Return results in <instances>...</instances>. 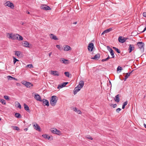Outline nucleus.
Instances as JSON below:
<instances>
[{
  "label": "nucleus",
  "instance_id": "obj_1",
  "mask_svg": "<svg viewBox=\"0 0 146 146\" xmlns=\"http://www.w3.org/2000/svg\"><path fill=\"white\" fill-rule=\"evenodd\" d=\"M51 100L50 101V105L52 106H54L56 104L58 98L56 96H53L51 97Z\"/></svg>",
  "mask_w": 146,
  "mask_h": 146
},
{
  "label": "nucleus",
  "instance_id": "obj_2",
  "mask_svg": "<svg viewBox=\"0 0 146 146\" xmlns=\"http://www.w3.org/2000/svg\"><path fill=\"white\" fill-rule=\"evenodd\" d=\"M19 35L18 34H13L10 33V38L13 40L17 39Z\"/></svg>",
  "mask_w": 146,
  "mask_h": 146
},
{
  "label": "nucleus",
  "instance_id": "obj_3",
  "mask_svg": "<svg viewBox=\"0 0 146 146\" xmlns=\"http://www.w3.org/2000/svg\"><path fill=\"white\" fill-rule=\"evenodd\" d=\"M22 84L29 88H32L33 86V85L31 83L25 81L23 82Z\"/></svg>",
  "mask_w": 146,
  "mask_h": 146
},
{
  "label": "nucleus",
  "instance_id": "obj_4",
  "mask_svg": "<svg viewBox=\"0 0 146 146\" xmlns=\"http://www.w3.org/2000/svg\"><path fill=\"white\" fill-rule=\"evenodd\" d=\"M127 38H124L121 36H120L119 37L118 40L121 43H123L125 42L127 40Z\"/></svg>",
  "mask_w": 146,
  "mask_h": 146
},
{
  "label": "nucleus",
  "instance_id": "obj_5",
  "mask_svg": "<svg viewBox=\"0 0 146 146\" xmlns=\"http://www.w3.org/2000/svg\"><path fill=\"white\" fill-rule=\"evenodd\" d=\"M94 45L93 43H90L88 46V50L89 51H92L94 48Z\"/></svg>",
  "mask_w": 146,
  "mask_h": 146
},
{
  "label": "nucleus",
  "instance_id": "obj_6",
  "mask_svg": "<svg viewBox=\"0 0 146 146\" xmlns=\"http://www.w3.org/2000/svg\"><path fill=\"white\" fill-rule=\"evenodd\" d=\"M43 102V105H46L48 106L49 105V104L48 101L47 100L43 99L42 100V101Z\"/></svg>",
  "mask_w": 146,
  "mask_h": 146
},
{
  "label": "nucleus",
  "instance_id": "obj_7",
  "mask_svg": "<svg viewBox=\"0 0 146 146\" xmlns=\"http://www.w3.org/2000/svg\"><path fill=\"white\" fill-rule=\"evenodd\" d=\"M41 9L45 10H50L51 9L50 8L46 5H43L40 7Z\"/></svg>",
  "mask_w": 146,
  "mask_h": 146
},
{
  "label": "nucleus",
  "instance_id": "obj_8",
  "mask_svg": "<svg viewBox=\"0 0 146 146\" xmlns=\"http://www.w3.org/2000/svg\"><path fill=\"white\" fill-rule=\"evenodd\" d=\"M137 45L141 49L144 48V44L143 42H138Z\"/></svg>",
  "mask_w": 146,
  "mask_h": 146
},
{
  "label": "nucleus",
  "instance_id": "obj_9",
  "mask_svg": "<svg viewBox=\"0 0 146 146\" xmlns=\"http://www.w3.org/2000/svg\"><path fill=\"white\" fill-rule=\"evenodd\" d=\"M51 132L53 133L56 134L58 135L61 134V132L60 131L56 129H54L53 130H51Z\"/></svg>",
  "mask_w": 146,
  "mask_h": 146
},
{
  "label": "nucleus",
  "instance_id": "obj_10",
  "mask_svg": "<svg viewBox=\"0 0 146 146\" xmlns=\"http://www.w3.org/2000/svg\"><path fill=\"white\" fill-rule=\"evenodd\" d=\"M50 73L51 74L56 76H58L59 75V74L58 71H56L51 70Z\"/></svg>",
  "mask_w": 146,
  "mask_h": 146
},
{
  "label": "nucleus",
  "instance_id": "obj_11",
  "mask_svg": "<svg viewBox=\"0 0 146 146\" xmlns=\"http://www.w3.org/2000/svg\"><path fill=\"white\" fill-rule=\"evenodd\" d=\"M81 88H79V85H78L75 88L74 90H73L74 94V95L76 94L77 92L80 90Z\"/></svg>",
  "mask_w": 146,
  "mask_h": 146
},
{
  "label": "nucleus",
  "instance_id": "obj_12",
  "mask_svg": "<svg viewBox=\"0 0 146 146\" xmlns=\"http://www.w3.org/2000/svg\"><path fill=\"white\" fill-rule=\"evenodd\" d=\"M68 83V82H65L63 83L61 85H59L58 86V88H62L63 87H64Z\"/></svg>",
  "mask_w": 146,
  "mask_h": 146
},
{
  "label": "nucleus",
  "instance_id": "obj_13",
  "mask_svg": "<svg viewBox=\"0 0 146 146\" xmlns=\"http://www.w3.org/2000/svg\"><path fill=\"white\" fill-rule=\"evenodd\" d=\"M50 36L51 39H54L55 40H58V38L56 37V36L53 34H50Z\"/></svg>",
  "mask_w": 146,
  "mask_h": 146
},
{
  "label": "nucleus",
  "instance_id": "obj_14",
  "mask_svg": "<svg viewBox=\"0 0 146 146\" xmlns=\"http://www.w3.org/2000/svg\"><path fill=\"white\" fill-rule=\"evenodd\" d=\"M129 46L128 50H129V52L130 53L134 49V47L133 45L129 44Z\"/></svg>",
  "mask_w": 146,
  "mask_h": 146
},
{
  "label": "nucleus",
  "instance_id": "obj_15",
  "mask_svg": "<svg viewBox=\"0 0 146 146\" xmlns=\"http://www.w3.org/2000/svg\"><path fill=\"white\" fill-rule=\"evenodd\" d=\"M100 57V54L98 53L96 54L94 57L91 58L92 59L98 60L99 59Z\"/></svg>",
  "mask_w": 146,
  "mask_h": 146
},
{
  "label": "nucleus",
  "instance_id": "obj_16",
  "mask_svg": "<svg viewBox=\"0 0 146 146\" xmlns=\"http://www.w3.org/2000/svg\"><path fill=\"white\" fill-rule=\"evenodd\" d=\"M24 106L25 109L29 113H30L31 110L29 108V106L26 104H24Z\"/></svg>",
  "mask_w": 146,
  "mask_h": 146
},
{
  "label": "nucleus",
  "instance_id": "obj_17",
  "mask_svg": "<svg viewBox=\"0 0 146 146\" xmlns=\"http://www.w3.org/2000/svg\"><path fill=\"white\" fill-rule=\"evenodd\" d=\"M15 55L19 57H21L22 56V54L21 52L20 51H15Z\"/></svg>",
  "mask_w": 146,
  "mask_h": 146
},
{
  "label": "nucleus",
  "instance_id": "obj_18",
  "mask_svg": "<svg viewBox=\"0 0 146 146\" xmlns=\"http://www.w3.org/2000/svg\"><path fill=\"white\" fill-rule=\"evenodd\" d=\"M33 126L35 127L34 128L36 130L40 131V128L39 125L37 123L33 125Z\"/></svg>",
  "mask_w": 146,
  "mask_h": 146
},
{
  "label": "nucleus",
  "instance_id": "obj_19",
  "mask_svg": "<svg viewBox=\"0 0 146 146\" xmlns=\"http://www.w3.org/2000/svg\"><path fill=\"white\" fill-rule=\"evenodd\" d=\"M35 98L37 100L40 101H42L40 96L38 94L35 95Z\"/></svg>",
  "mask_w": 146,
  "mask_h": 146
},
{
  "label": "nucleus",
  "instance_id": "obj_20",
  "mask_svg": "<svg viewBox=\"0 0 146 146\" xmlns=\"http://www.w3.org/2000/svg\"><path fill=\"white\" fill-rule=\"evenodd\" d=\"M84 84V82L82 80H81L79 82V84L78 85H79V88H82L83 87Z\"/></svg>",
  "mask_w": 146,
  "mask_h": 146
},
{
  "label": "nucleus",
  "instance_id": "obj_21",
  "mask_svg": "<svg viewBox=\"0 0 146 146\" xmlns=\"http://www.w3.org/2000/svg\"><path fill=\"white\" fill-rule=\"evenodd\" d=\"M61 62L66 64H68L69 63L68 60L64 58H62L60 60Z\"/></svg>",
  "mask_w": 146,
  "mask_h": 146
},
{
  "label": "nucleus",
  "instance_id": "obj_22",
  "mask_svg": "<svg viewBox=\"0 0 146 146\" xmlns=\"http://www.w3.org/2000/svg\"><path fill=\"white\" fill-rule=\"evenodd\" d=\"M119 94H117L115 96L114 99V100L115 102H118L120 101V99L119 98Z\"/></svg>",
  "mask_w": 146,
  "mask_h": 146
},
{
  "label": "nucleus",
  "instance_id": "obj_23",
  "mask_svg": "<svg viewBox=\"0 0 146 146\" xmlns=\"http://www.w3.org/2000/svg\"><path fill=\"white\" fill-rule=\"evenodd\" d=\"M71 50V48L68 45H66L64 47V50L65 51H68Z\"/></svg>",
  "mask_w": 146,
  "mask_h": 146
},
{
  "label": "nucleus",
  "instance_id": "obj_24",
  "mask_svg": "<svg viewBox=\"0 0 146 146\" xmlns=\"http://www.w3.org/2000/svg\"><path fill=\"white\" fill-rule=\"evenodd\" d=\"M133 70L132 71V72H131L130 73H127L126 74V75L125 76V78L124 79V80L125 81H126V79L128 78L129 76H130V74L131 73Z\"/></svg>",
  "mask_w": 146,
  "mask_h": 146
},
{
  "label": "nucleus",
  "instance_id": "obj_25",
  "mask_svg": "<svg viewBox=\"0 0 146 146\" xmlns=\"http://www.w3.org/2000/svg\"><path fill=\"white\" fill-rule=\"evenodd\" d=\"M74 110L77 112L78 114H81V111L80 110H78L76 107H75L74 108Z\"/></svg>",
  "mask_w": 146,
  "mask_h": 146
},
{
  "label": "nucleus",
  "instance_id": "obj_26",
  "mask_svg": "<svg viewBox=\"0 0 146 146\" xmlns=\"http://www.w3.org/2000/svg\"><path fill=\"white\" fill-rule=\"evenodd\" d=\"M11 127L12 128H13L14 129L16 130L17 131H19L20 129L18 127H17L16 126H11Z\"/></svg>",
  "mask_w": 146,
  "mask_h": 146
},
{
  "label": "nucleus",
  "instance_id": "obj_27",
  "mask_svg": "<svg viewBox=\"0 0 146 146\" xmlns=\"http://www.w3.org/2000/svg\"><path fill=\"white\" fill-rule=\"evenodd\" d=\"M15 116L18 118H20L21 117V114L18 113H16L15 114Z\"/></svg>",
  "mask_w": 146,
  "mask_h": 146
},
{
  "label": "nucleus",
  "instance_id": "obj_28",
  "mask_svg": "<svg viewBox=\"0 0 146 146\" xmlns=\"http://www.w3.org/2000/svg\"><path fill=\"white\" fill-rule=\"evenodd\" d=\"M113 48L118 53H120L121 52L120 50L118 49L117 48L115 47H113Z\"/></svg>",
  "mask_w": 146,
  "mask_h": 146
},
{
  "label": "nucleus",
  "instance_id": "obj_29",
  "mask_svg": "<svg viewBox=\"0 0 146 146\" xmlns=\"http://www.w3.org/2000/svg\"><path fill=\"white\" fill-rule=\"evenodd\" d=\"M111 55L112 56V57H111L112 58H114V54L113 53V50H111L110 51Z\"/></svg>",
  "mask_w": 146,
  "mask_h": 146
},
{
  "label": "nucleus",
  "instance_id": "obj_30",
  "mask_svg": "<svg viewBox=\"0 0 146 146\" xmlns=\"http://www.w3.org/2000/svg\"><path fill=\"white\" fill-rule=\"evenodd\" d=\"M127 104V101L125 102H124L122 105V108L123 109H124L125 106H126Z\"/></svg>",
  "mask_w": 146,
  "mask_h": 146
},
{
  "label": "nucleus",
  "instance_id": "obj_31",
  "mask_svg": "<svg viewBox=\"0 0 146 146\" xmlns=\"http://www.w3.org/2000/svg\"><path fill=\"white\" fill-rule=\"evenodd\" d=\"M17 103L16 104V106L17 108H19L20 109H21V107L20 104L18 102H17Z\"/></svg>",
  "mask_w": 146,
  "mask_h": 146
},
{
  "label": "nucleus",
  "instance_id": "obj_32",
  "mask_svg": "<svg viewBox=\"0 0 146 146\" xmlns=\"http://www.w3.org/2000/svg\"><path fill=\"white\" fill-rule=\"evenodd\" d=\"M10 8L12 9H14V6L13 3L10 2Z\"/></svg>",
  "mask_w": 146,
  "mask_h": 146
},
{
  "label": "nucleus",
  "instance_id": "obj_33",
  "mask_svg": "<svg viewBox=\"0 0 146 146\" xmlns=\"http://www.w3.org/2000/svg\"><path fill=\"white\" fill-rule=\"evenodd\" d=\"M13 62L14 64H15L17 62L19 61V60L15 58V57L13 56Z\"/></svg>",
  "mask_w": 146,
  "mask_h": 146
},
{
  "label": "nucleus",
  "instance_id": "obj_34",
  "mask_svg": "<svg viewBox=\"0 0 146 146\" xmlns=\"http://www.w3.org/2000/svg\"><path fill=\"white\" fill-rule=\"evenodd\" d=\"M0 102L2 103L3 105H5L6 104V102L5 100L3 99H0Z\"/></svg>",
  "mask_w": 146,
  "mask_h": 146
},
{
  "label": "nucleus",
  "instance_id": "obj_35",
  "mask_svg": "<svg viewBox=\"0 0 146 146\" xmlns=\"http://www.w3.org/2000/svg\"><path fill=\"white\" fill-rule=\"evenodd\" d=\"M24 46L27 47H29V43L27 41H25L24 43Z\"/></svg>",
  "mask_w": 146,
  "mask_h": 146
},
{
  "label": "nucleus",
  "instance_id": "obj_36",
  "mask_svg": "<svg viewBox=\"0 0 146 146\" xmlns=\"http://www.w3.org/2000/svg\"><path fill=\"white\" fill-rule=\"evenodd\" d=\"M10 80H17V79L10 76Z\"/></svg>",
  "mask_w": 146,
  "mask_h": 146
},
{
  "label": "nucleus",
  "instance_id": "obj_37",
  "mask_svg": "<svg viewBox=\"0 0 146 146\" xmlns=\"http://www.w3.org/2000/svg\"><path fill=\"white\" fill-rule=\"evenodd\" d=\"M17 40H23V38L22 36L19 35V37H18V39H17Z\"/></svg>",
  "mask_w": 146,
  "mask_h": 146
},
{
  "label": "nucleus",
  "instance_id": "obj_38",
  "mask_svg": "<svg viewBox=\"0 0 146 146\" xmlns=\"http://www.w3.org/2000/svg\"><path fill=\"white\" fill-rule=\"evenodd\" d=\"M112 30V28H109V29L106 30V31L107 33H109Z\"/></svg>",
  "mask_w": 146,
  "mask_h": 146
},
{
  "label": "nucleus",
  "instance_id": "obj_39",
  "mask_svg": "<svg viewBox=\"0 0 146 146\" xmlns=\"http://www.w3.org/2000/svg\"><path fill=\"white\" fill-rule=\"evenodd\" d=\"M65 76L68 77H69V74L68 72H65L64 73Z\"/></svg>",
  "mask_w": 146,
  "mask_h": 146
},
{
  "label": "nucleus",
  "instance_id": "obj_40",
  "mask_svg": "<svg viewBox=\"0 0 146 146\" xmlns=\"http://www.w3.org/2000/svg\"><path fill=\"white\" fill-rule=\"evenodd\" d=\"M86 137L88 139H90V140L93 139L92 137L91 136H90L89 135H88L86 136Z\"/></svg>",
  "mask_w": 146,
  "mask_h": 146
},
{
  "label": "nucleus",
  "instance_id": "obj_41",
  "mask_svg": "<svg viewBox=\"0 0 146 146\" xmlns=\"http://www.w3.org/2000/svg\"><path fill=\"white\" fill-rule=\"evenodd\" d=\"M26 66L29 67V68H33V65L32 64H29L27 65Z\"/></svg>",
  "mask_w": 146,
  "mask_h": 146
},
{
  "label": "nucleus",
  "instance_id": "obj_42",
  "mask_svg": "<svg viewBox=\"0 0 146 146\" xmlns=\"http://www.w3.org/2000/svg\"><path fill=\"white\" fill-rule=\"evenodd\" d=\"M122 70V68L121 67L119 66L117 68V71L119 70Z\"/></svg>",
  "mask_w": 146,
  "mask_h": 146
},
{
  "label": "nucleus",
  "instance_id": "obj_43",
  "mask_svg": "<svg viewBox=\"0 0 146 146\" xmlns=\"http://www.w3.org/2000/svg\"><path fill=\"white\" fill-rule=\"evenodd\" d=\"M42 136L43 137L46 139H47L48 138V135L46 134L43 135H42Z\"/></svg>",
  "mask_w": 146,
  "mask_h": 146
},
{
  "label": "nucleus",
  "instance_id": "obj_44",
  "mask_svg": "<svg viewBox=\"0 0 146 146\" xmlns=\"http://www.w3.org/2000/svg\"><path fill=\"white\" fill-rule=\"evenodd\" d=\"M121 109L120 108H118L116 110V112L117 113H119V111L121 110Z\"/></svg>",
  "mask_w": 146,
  "mask_h": 146
},
{
  "label": "nucleus",
  "instance_id": "obj_45",
  "mask_svg": "<svg viewBox=\"0 0 146 146\" xmlns=\"http://www.w3.org/2000/svg\"><path fill=\"white\" fill-rule=\"evenodd\" d=\"M107 48L109 51H110L111 50H112V49L110 48L109 46H107Z\"/></svg>",
  "mask_w": 146,
  "mask_h": 146
},
{
  "label": "nucleus",
  "instance_id": "obj_46",
  "mask_svg": "<svg viewBox=\"0 0 146 146\" xmlns=\"http://www.w3.org/2000/svg\"><path fill=\"white\" fill-rule=\"evenodd\" d=\"M4 98L6 100L9 99V98L8 96H4Z\"/></svg>",
  "mask_w": 146,
  "mask_h": 146
},
{
  "label": "nucleus",
  "instance_id": "obj_47",
  "mask_svg": "<svg viewBox=\"0 0 146 146\" xmlns=\"http://www.w3.org/2000/svg\"><path fill=\"white\" fill-rule=\"evenodd\" d=\"M111 106H113V108H115L117 106V105L116 104H112L111 105Z\"/></svg>",
  "mask_w": 146,
  "mask_h": 146
},
{
  "label": "nucleus",
  "instance_id": "obj_48",
  "mask_svg": "<svg viewBox=\"0 0 146 146\" xmlns=\"http://www.w3.org/2000/svg\"><path fill=\"white\" fill-rule=\"evenodd\" d=\"M9 2V1H8L5 3V6H8L9 7V3H8Z\"/></svg>",
  "mask_w": 146,
  "mask_h": 146
},
{
  "label": "nucleus",
  "instance_id": "obj_49",
  "mask_svg": "<svg viewBox=\"0 0 146 146\" xmlns=\"http://www.w3.org/2000/svg\"><path fill=\"white\" fill-rule=\"evenodd\" d=\"M108 60L107 58H105V59H103L102 60V62H104V61H107Z\"/></svg>",
  "mask_w": 146,
  "mask_h": 146
},
{
  "label": "nucleus",
  "instance_id": "obj_50",
  "mask_svg": "<svg viewBox=\"0 0 146 146\" xmlns=\"http://www.w3.org/2000/svg\"><path fill=\"white\" fill-rule=\"evenodd\" d=\"M56 47L58 48L60 50H61V49L60 48V46L59 45H56Z\"/></svg>",
  "mask_w": 146,
  "mask_h": 146
},
{
  "label": "nucleus",
  "instance_id": "obj_51",
  "mask_svg": "<svg viewBox=\"0 0 146 146\" xmlns=\"http://www.w3.org/2000/svg\"><path fill=\"white\" fill-rule=\"evenodd\" d=\"M143 16L144 17H146V12H144L143 13Z\"/></svg>",
  "mask_w": 146,
  "mask_h": 146
},
{
  "label": "nucleus",
  "instance_id": "obj_52",
  "mask_svg": "<svg viewBox=\"0 0 146 146\" xmlns=\"http://www.w3.org/2000/svg\"><path fill=\"white\" fill-rule=\"evenodd\" d=\"M106 33H107V32L106 31V30H105V31H104L102 33V35H104V34H105Z\"/></svg>",
  "mask_w": 146,
  "mask_h": 146
},
{
  "label": "nucleus",
  "instance_id": "obj_53",
  "mask_svg": "<svg viewBox=\"0 0 146 146\" xmlns=\"http://www.w3.org/2000/svg\"><path fill=\"white\" fill-rule=\"evenodd\" d=\"M146 30V27L144 28L143 31L141 32V33H142L144 32Z\"/></svg>",
  "mask_w": 146,
  "mask_h": 146
},
{
  "label": "nucleus",
  "instance_id": "obj_54",
  "mask_svg": "<svg viewBox=\"0 0 146 146\" xmlns=\"http://www.w3.org/2000/svg\"><path fill=\"white\" fill-rule=\"evenodd\" d=\"M26 12L28 14H30V12L28 11H26Z\"/></svg>",
  "mask_w": 146,
  "mask_h": 146
},
{
  "label": "nucleus",
  "instance_id": "obj_55",
  "mask_svg": "<svg viewBox=\"0 0 146 146\" xmlns=\"http://www.w3.org/2000/svg\"><path fill=\"white\" fill-rule=\"evenodd\" d=\"M7 37L8 38H9V33H7Z\"/></svg>",
  "mask_w": 146,
  "mask_h": 146
},
{
  "label": "nucleus",
  "instance_id": "obj_56",
  "mask_svg": "<svg viewBox=\"0 0 146 146\" xmlns=\"http://www.w3.org/2000/svg\"><path fill=\"white\" fill-rule=\"evenodd\" d=\"M51 54H52V52H50V53H49L48 55H49V56L50 57V56H51Z\"/></svg>",
  "mask_w": 146,
  "mask_h": 146
},
{
  "label": "nucleus",
  "instance_id": "obj_57",
  "mask_svg": "<svg viewBox=\"0 0 146 146\" xmlns=\"http://www.w3.org/2000/svg\"><path fill=\"white\" fill-rule=\"evenodd\" d=\"M111 58L110 57V56H108V57L107 58L108 59H108H110Z\"/></svg>",
  "mask_w": 146,
  "mask_h": 146
},
{
  "label": "nucleus",
  "instance_id": "obj_58",
  "mask_svg": "<svg viewBox=\"0 0 146 146\" xmlns=\"http://www.w3.org/2000/svg\"><path fill=\"white\" fill-rule=\"evenodd\" d=\"M144 127L146 128V125L145 123H144L143 124Z\"/></svg>",
  "mask_w": 146,
  "mask_h": 146
},
{
  "label": "nucleus",
  "instance_id": "obj_59",
  "mask_svg": "<svg viewBox=\"0 0 146 146\" xmlns=\"http://www.w3.org/2000/svg\"><path fill=\"white\" fill-rule=\"evenodd\" d=\"M28 130V128H25L24 129V130L25 131H27Z\"/></svg>",
  "mask_w": 146,
  "mask_h": 146
},
{
  "label": "nucleus",
  "instance_id": "obj_60",
  "mask_svg": "<svg viewBox=\"0 0 146 146\" xmlns=\"http://www.w3.org/2000/svg\"><path fill=\"white\" fill-rule=\"evenodd\" d=\"M20 84H19V83H17V86H20Z\"/></svg>",
  "mask_w": 146,
  "mask_h": 146
},
{
  "label": "nucleus",
  "instance_id": "obj_61",
  "mask_svg": "<svg viewBox=\"0 0 146 146\" xmlns=\"http://www.w3.org/2000/svg\"><path fill=\"white\" fill-rule=\"evenodd\" d=\"M7 77L8 80H9V76H7Z\"/></svg>",
  "mask_w": 146,
  "mask_h": 146
},
{
  "label": "nucleus",
  "instance_id": "obj_62",
  "mask_svg": "<svg viewBox=\"0 0 146 146\" xmlns=\"http://www.w3.org/2000/svg\"><path fill=\"white\" fill-rule=\"evenodd\" d=\"M50 137L48 136V138L47 139H50Z\"/></svg>",
  "mask_w": 146,
  "mask_h": 146
},
{
  "label": "nucleus",
  "instance_id": "obj_63",
  "mask_svg": "<svg viewBox=\"0 0 146 146\" xmlns=\"http://www.w3.org/2000/svg\"><path fill=\"white\" fill-rule=\"evenodd\" d=\"M77 22H74V23H73V24H77Z\"/></svg>",
  "mask_w": 146,
  "mask_h": 146
},
{
  "label": "nucleus",
  "instance_id": "obj_64",
  "mask_svg": "<svg viewBox=\"0 0 146 146\" xmlns=\"http://www.w3.org/2000/svg\"><path fill=\"white\" fill-rule=\"evenodd\" d=\"M21 23L22 25H23V22H21Z\"/></svg>",
  "mask_w": 146,
  "mask_h": 146
}]
</instances>
